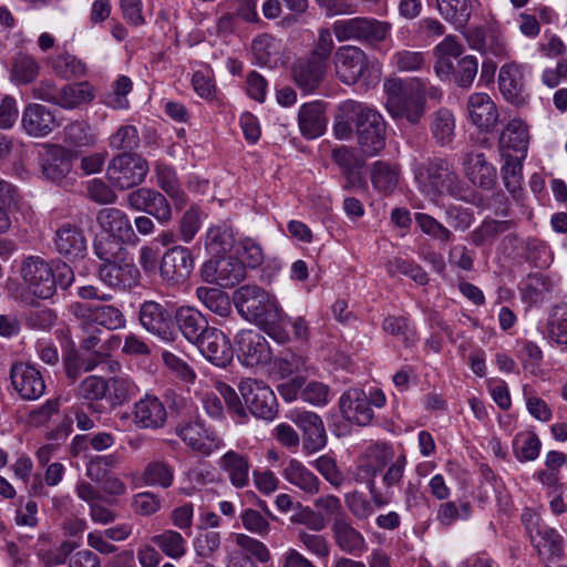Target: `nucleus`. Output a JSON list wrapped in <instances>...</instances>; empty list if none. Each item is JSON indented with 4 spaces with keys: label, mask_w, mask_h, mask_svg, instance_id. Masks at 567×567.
<instances>
[{
    "label": "nucleus",
    "mask_w": 567,
    "mask_h": 567,
    "mask_svg": "<svg viewBox=\"0 0 567 567\" xmlns=\"http://www.w3.org/2000/svg\"><path fill=\"white\" fill-rule=\"evenodd\" d=\"M514 226L513 220H497L485 218L475 229H473L467 239L475 247L492 246L494 240L509 230Z\"/></svg>",
    "instance_id": "nucleus-38"
},
{
    "label": "nucleus",
    "mask_w": 567,
    "mask_h": 567,
    "mask_svg": "<svg viewBox=\"0 0 567 567\" xmlns=\"http://www.w3.org/2000/svg\"><path fill=\"white\" fill-rule=\"evenodd\" d=\"M430 130L432 137L440 146L450 145L455 136V118L447 109H439L431 115Z\"/></svg>",
    "instance_id": "nucleus-41"
},
{
    "label": "nucleus",
    "mask_w": 567,
    "mask_h": 567,
    "mask_svg": "<svg viewBox=\"0 0 567 567\" xmlns=\"http://www.w3.org/2000/svg\"><path fill=\"white\" fill-rule=\"evenodd\" d=\"M471 122L481 131L491 133L495 130L499 114L496 104L486 93H474L467 102Z\"/></svg>",
    "instance_id": "nucleus-27"
},
{
    "label": "nucleus",
    "mask_w": 567,
    "mask_h": 567,
    "mask_svg": "<svg viewBox=\"0 0 567 567\" xmlns=\"http://www.w3.org/2000/svg\"><path fill=\"white\" fill-rule=\"evenodd\" d=\"M502 157L505 161L501 168L504 186L515 200H519L522 198V168L524 159Z\"/></svg>",
    "instance_id": "nucleus-47"
},
{
    "label": "nucleus",
    "mask_w": 567,
    "mask_h": 567,
    "mask_svg": "<svg viewBox=\"0 0 567 567\" xmlns=\"http://www.w3.org/2000/svg\"><path fill=\"white\" fill-rule=\"evenodd\" d=\"M107 393L105 399L112 406H118L127 402L133 393L134 384L122 377H113L105 380Z\"/></svg>",
    "instance_id": "nucleus-59"
},
{
    "label": "nucleus",
    "mask_w": 567,
    "mask_h": 567,
    "mask_svg": "<svg viewBox=\"0 0 567 567\" xmlns=\"http://www.w3.org/2000/svg\"><path fill=\"white\" fill-rule=\"evenodd\" d=\"M354 125L358 145L368 156L378 155L385 146L386 124L382 115L367 104L347 101L340 106Z\"/></svg>",
    "instance_id": "nucleus-2"
},
{
    "label": "nucleus",
    "mask_w": 567,
    "mask_h": 567,
    "mask_svg": "<svg viewBox=\"0 0 567 567\" xmlns=\"http://www.w3.org/2000/svg\"><path fill=\"white\" fill-rule=\"evenodd\" d=\"M540 537L536 548L539 554L546 553L548 558H558L564 554V539L555 528L543 526L537 530Z\"/></svg>",
    "instance_id": "nucleus-57"
},
{
    "label": "nucleus",
    "mask_w": 567,
    "mask_h": 567,
    "mask_svg": "<svg viewBox=\"0 0 567 567\" xmlns=\"http://www.w3.org/2000/svg\"><path fill=\"white\" fill-rule=\"evenodd\" d=\"M234 305L238 313L255 323L262 321L268 313L279 308L277 301L257 285L238 287L233 295Z\"/></svg>",
    "instance_id": "nucleus-8"
},
{
    "label": "nucleus",
    "mask_w": 567,
    "mask_h": 567,
    "mask_svg": "<svg viewBox=\"0 0 567 567\" xmlns=\"http://www.w3.org/2000/svg\"><path fill=\"white\" fill-rule=\"evenodd\" d=\"M10 379L14 390L23 400H37L44 393V379L34 365L24 362L12 364Z\"/></svg>",
    "instance_id": "nucleus-20"
},
{
    "label": "nucleus",
    "mask_w": 567,
    "mask_h": 567,
    "mask_svg": "<svg viewBox=\"0 0 567 567\" xmlns=\"http://www.w3.org/2000/svg\"><path fill=\"white\" fill-rule=\"evenodd\" d=\"M40 73V64L32 55L18 52L13 55L10 66L11 80L21 85L32 83Z\"/></svg>",
    "instance_id": "nucleus-42"
},
{
    "label": "nucleus",
    "mask_w": 567,
    "mask_h": 567,
    "mask_svg": "<svg viewBox=\"0 0 567 567\" xmlns=\"http://www.w3.org/2000/svg\"><path fill=\"white\" fill-rule=\"evenodd\" d=\"M235 241L234 230L226 224L212 226L205 235V248L215 257L230 251Z\"/></svg>",
    "instance_id": "nucleus-40"
},
{
    "label": "nucleus",
    "mask_w": 567,
    "mask_h": 567,
    "mask_svg": "<svg viewBox=\"0 0 567 567\" xmlns=\"http://www.w3.org/2000/svg\"><path fill=\"white\" fill-rule=\"evenodd\" d=\"M127 206L154 217L159 224L171 223L172 206L166 196L153 187H138L126 196Z\"/></svg>",
    "instance_id": "nucleus-14"
},
{
    "label": "nucleus",
    "mask_w": 567,
    "mask_h": 567,
    "mask_svg": "<svg viewBox=\"0 0 567 567\" xmlns=\"http://www.w3.org/2000/svg\"><path fill=\"white\" fill-rule=\"evenodd\" d=\"M421 190L431 198L443 194L464 200V188L457 174L444 158H434L419 165L414 172Z\"/></svg>",
    "instance_id": "nucleus-5"
},
{
    "label": "nucleus",
    "mask_w": 567,
    "mask_h": 567,
    "mask_svg": "<svg viewBox=\"0 0 567 567\" xmlns=\"http://www.w3.org/2000/svg\"><path fill=\"white\" fill-rule=\"evenodd\" d=\"M540 441L536 433H517L513 440V452L519 462L534 461L540 451Z\"/></svg>",
    "instance_id": "nucleus-52"
},
{
    "label": "nucleus",
    "mask_w": 567,
    "mask_h": 567,
    "mask_svg": "<svg viewBox=\"0 0 567 567\" xmlns=\"http://www.w3.org/2000/svg\"><path fill=\"white\" fill-rule=\"evenodd\" d=\"M50 65L56 76L65 80L83 76L86 73V65L66 51L53 56Z\"/></svg>",
    "instance_id": "nucleus-44"
},
{
    "label": "nucleus",
    "mask_w": 567,
    "mask_h": 567,
    "mask_svg": "<svg viewBox=\"0 0 567 567\" xmlns=\"http://www.w3.org/2000/svg\"><path fill=\"white\" fill-rule=\"evenodd\" d=\"M498 86L504 99L516 106L524 105L529 97L525 89L523 72L516 63H507L501 68Z\"/></svg>",
    "instance_id": "nucleus-28"
},
{
    "label": "nucleus",
    "mask_w": 567,
    "mask_h": 567,
    "mask_svg": "<svg viewBox=\"0 0 567 567\" xmlns=\"http://www.w3.org/2000/svg\"><path fill=\"white\" fill-rule=\"evenodd\" d=\"M528 144L527 124L520 118H513L506 124L499 136L498 148L501 156L525 159Z\"/></svg>",
    "instance_id": "nucleus-24"
},
{
    "label": "nucleus",
    "mask_w": 567,
    "mask_h": 567,
    "mask_svg": "<svg viewBox=\"0 0 567 567\" xmlns=\"http://www.w3.org/2000/svg\"><path fill=\"white\" fill-rule=\"evenodd\" d=\"M159 276L168 285H179L188 279L194 269L192 251L184 246L168 248L159 262Z\"/></svg>",
    "instance_id": "nucleus-17"
},
{
    "label": "nucleus",
    "mask_w": 567,
    "mask_h": 567,
    "mask_svg": "<svg viewBox=\"0 0 567 567\" xmlns=\"http://www.w3.org/2000/svg\"><path fill=\"white\" fill-rule=\"evenodd\" d=\"M196 296L207 309L220 317H227L231 311L228 295L218 288L199 287Z\"/></svg>",
    "instance_id": "nucleus-46"
},
{
    "label": "nucleus",
    "mask_w": 567,
    "mask_h": 567,
    "mask_svg": "<svg viewBox=\"0 0 567 567\" xmlns=\"http://www.w3.org/2000/svg\"><path fill=\"white\" fill-rule=\"evenodd\" d=\"M326 104L315 101L303 104L298 114V124L303 137L312 140L321 136L327 127Z\"/></svg>",
    "instance_id": "nucleus-33"
},
{
    "label": "nucleus",
    "mask_w": 567,
    "mask_h": 567,
    "mask_svg": "<svg viewBox=\"0 0 567 567\" xmlns=\"http://www.w3.org/2000/svg\"><path fill=\"white\" fill-rule=\"evenodd\" d=\"M59 92L58 105L66 110L76 109L94 99V89L87 81L65 84Z\"/></svg>",
    "instance_id": "nucleus-39"
},
{
    "label": "nucleus",
    "mask_w": 567,
    "mask_h": 567,
    "mask_svg": "<svg viewBox=\"0 0 567 567\" xmlns=\"http://www.w3.org/2000/svg\"><path fill=\"white\" fill-rule=\"evenodd\" d=\"M383 86L390 115L396 121L405 120L410 124H417L425 113V84L417 82V87L413 90L401 79L392 78L386 79Z\"/></svg>",
    "instance_id": "nucleus-4"
},
{
    "label": "nucleus",
    "mask_w": 567,
    "mask_h": 567,
    "mask_svg": "<svg viewBox=\"0 0 567 567\" xmlns=\"http://www.w3.org/2000/svg\"><path fill=\"white\" fill-rule=\"evenodd\" d=\"M25 327L34 331H50L56 323V312L48 307H35L23 312Z\"/></svg>",
    "instance_id": "nucleus-51"
},
{
    "label": "nucleus",
    "mask_w": 567,
    "mask_h": 567,
    "mask_svg": "<svg viewBox=\"0 0 567 567\" xmlns=\"http://www.w3.org/2000/svg\"><path fill=\"white\" fill-rule=\"evenodd\" d=\"M339 408L346 420L359 426L369 425L374 417L367 393L359 388L346 391L339 399Z\"/></svg>",
    "instance_id": "nucleus-25"
},
{
    "label": "nucleus",
    "mask_w": 567,
    "mask_h": 567,
    "mask_svg": "<svg viewBox=\"0 0 567 567\" xmlns=\"http://www.w3.org/2000/svg\"><path fill=\"white\" fill-rule=\"evenodd\" d=\"M124 241L102 231L94 239V252L104 262L123 260L128 257Z\"/></svg>",
    "instance_id": "nucleus-43"
},
{
    "label": "nucleus",
    "mask_w": 567,
    "mask_h": 567,
    "mask_svg": "<svg viewBox=\"0 0 567 567\" xmlns=\"http://www.w3.org/2000/svg\"><path fill=\"white\" fill-rule=\"evenodd\" d=\"M440 14L457 30L464 29L472 16L476 0H435Z\"/></svg>",
    "instance_id": "nucleus-37"
},
{
    "label": "nucleus",
    "mask_w": 567,
    "mask_h": 567,
    "mask_svg": "<svg viewBox=\"0 0 567 567\" xmlns=\"http://www.w3.org/2000/svg\"><path fill=\"white\" fill-rule=\"evenodd\" d=\"M174 321L182 334L190 342L196 344L203 334H206L209 327L206 317L195 308L181 307L175 311Z\"/></svg>",
    "instance_id": "nucleus-34"
},
{
    "label": "nucleus",
    "mask_w": 567,
    "mask_h": 567,
    "mask_svg": "<svg viewBox=\"0 0 567 567\" xmlns=\"http://www.w3.org/2000/svg\"><path fill=\"white\" fill-rule=\"evenodd\" d=\"M21 276L30 292L40 299L52 298L58 287L66 290L74 281L73 269L66 262H49L38 256H30L22 262Z\"/></svg>",
    "instance_id": "nucleus-1"
},
{
    "label": "nucleus",
    "mask_w": 567,
    "mask_h": 567,
    "mask_svg": "<svg viewBox=\"0 0 567 567\" xmlns=\"http://www.w3.org/2000/svg\"><path fill=\"white\" fill-rule=\"evenodd\" d=\"M334 48L329 29H320L318 39L307 56L297 59L291 66L295 84L306 93L313 92L322 83Z\"/></svg>",
    "instance_id": "nucleus-3"
},
{
    "label": "nucleus",
    "mask_w": 567,
    "mask_h": 567,
    "mask_svg": "<svg viewBox=\"0 0 567 567\" xmlns=\"http://www.w3.org/2000/svg\"><path fill=\"white\" fill-rule=\"evenodd\" d=\"M218 466L227 473L230 483L236 488L248 486L250 464L245 454L230 450L219 458Z\"/></svg>",
    "instance_id": "nucleus-35"
},
{
    "label": "nucleus",
    "mask_w": 567,
    "mask_h": 567,
    "mask_svg": "<svg viewBox=\"0 0 567 567\" xmlns=\"http://www.w3.org/2000/svg\"><path fill=\"white\" fill-rule=\"evenodd\" d=\"M282 474L290 484L306 494L316 495L320 492V480L298 460H290Z\"/></svg>",
    "instance_id": "nucleus-36"
},
{
    "label": "nucleus",
    "mask_w": 567,
    "mask_h": 567,
    "mask_svg": "<svg viewBox=\"0 0 567 567\" xmlns=\"http://www.w3.org/2000/svg\"><path fill=\"white\" fill-rule=\"evenodd\" d=\"M147 173L146 159L135 153H122L109 163L106 177L112 186L125 190L142 184Z\"/></svg>",
    "instance_id": "nucleus-7"
},
{
    "label": "nucleus",
    "mask_w": 567,
    "mask_h": 567,
    "mask_svg": "<svg viewBox=\"0 0 567 567\" xmlns=\"http://www.w3.org/2000/svg\"><path fill=\"white\" fill-rule=\"evenodd\" d=\"M195 346L216 367L226 368L233 361L234 350L230 340L217 328L208 330Z\"/></svg>",
    "instance_id": "nucleus-21"
},
{
    "label": "nucleus",
    "mask_w": 567,
    "mask_h": 567,
    "mask_svg": "<svg viewBox=\"0 0 567 567\" xmlns=\"http://www.w3.org/2000/svg\"><path fill=\"white\" fill-rule=\"evenodd\" d=\"M548 330L553 340L567 344V302H559L551 308Z\"/></svg>",
    "instance_id": "nucleus-58"
},
{
    "label": "nucleus",
    "mask_w": 567,
    "mask_h": 567,
    "mask_svg": "<svg viewBox=\"0 0 567 567\" xmlns=\"http://www.w3.org/2000/svg\"><path fill=\"white\" fill-rule=\"evenodd\" d=\"M238 359L246 367H265L270 363L272 353L267 339L255 330H241L235 337Z\"/></svg>",
    "instance_id": "nucleus-15"
},
{
    "label": "nucleus",
    "mask_w": 567,
    "mask_h": 567,
    "mask_svg": "<svg viewBox=\"0 0 567 567\" xmlns=\"http://www.w3.org/2000/svg\"><path fill=\"white\" fill-rule=\"evenodd\" d=\"M367 457L369 460L367 473L372 477L395 460L393 447L386 443H375L370 446L367 450Z\"/></svg>",
    "instance_id": "nucleus-53"
},
{
    "label": "nucleus",
    "mask_w": 567,
    "mask_h": 567,
    "mask_svg": "<svg viewBox=\"0 0 567 567\" xmlns=\"http://www.w3.org/2000/svg\"><path fill=\"white\" fill-rule=\"evenodd\" d=\"M55 250L69 261L81 259L86 254V238L81 228L63 224L55 231Z\"/></svg>",
    "instance_id": "nucleus-29"
},
{
    "label": "nucleus",
    "mask_w": 567,
    "mask_h": 567,
    "mask_svg": "<svg viewBox=\"0 0 567 567\" xmlns=\"http://www.w3.org/2000/svg\"><path fill=\"white\" fill-rule=\"evenodd\" d=\"M373 186L382 192H392L398 184V172L388 163L377 161L371 173Z\"/></svg>",
    "instance_id": "nucleus-62"
},
{
    "label": "nucleus",
    "mask_w": 567,
    "mask_h": 567,
    "mask_svg": "<svg viewBox=\"0 0 567 567\" xmlns=\"http://www.w3.org/2000/svg\"><path fill=\"white\" fill-rule=\"evenodd\" d=\"M176 434L189 449L205 456L210 455L225 445L215 429L207 426L200 419L178 425Z\"/></svg>",
    "instance_id": "nucleus-13"
},
{
    "label": "nucleus",
    "mask_w": 567,
    "mask_h": 567,
    "mask_svg": "<svg viewBox=\"0 0 567 567\" xmlns=\"http://www.w3.org/2000/svg\"><path fill=\"white\" fill-rule=\"evenodd\" d=\"M332 539L336 546L352 557H361L368 550V544L347 515H338L331 524Z\"/></svg>",
    "instance_id": "nucleus-19"
},
{
    "label": "nucleus",
    "mask_w": 567,
    "mask_h": 567,
    "mask_svg": "<svg viewBox=\"0 0 567 567\" xmlns=\"http://www.w3.org/2000/svg\"><path fill=\"white\" fill-rule=\"evenodd\" d=\"M107 389L105 379L96 375H89L80 382L76 395L90 402L100 401L105 399Z\"/></svg>",
    "instance_id": "nucleus-64"
},
{
    "label": "nucleus",
    "mask_w": 567,
    "mask_h": 567,
    "mask_svg": "<svg viewBox=\"0 0 567 567\" xmlns=\"http://www.w3.org/2000/svg\"><path fill=\"white\" fill-rule=\"evenodd\" d=\"M97 223L104 233L127 244H136L138 238L127 215L118 208H103L97 213Z\"/></svg>",
    "instance_id": "nucleus-32"
},
{
    "label": "nucleus",
    "mask_w": 567,
    "mask_h": 567,
    "mask_svg": "<svg viewBox=\"0 0 567 567\" xmlns=\"http://www.w3.org/2000/svg\"><path fill=\"white\" fill-rule=\"evenodd\" d=\"M167 421L165 404L153 394H145L133 406V423L141 430L162 429Z\"/></svg>",
    "instance_id": "nucleus-22"
},
{
    "label": "nucleus",
    "mask_w": 567,
    "mask_h": 567,
    "mask_svg": "<svg viewBox=\"0 0 567 567\" xmlns=\"http://www.w3.org/2000/svg\"><path fill=\"white\" fill-rule=\"evenodd\" d=\"M69 312L76 319L83 332H90L96 326L109 330H116L125 324L122 311L111 305L92 307L87 303L75 301L69 306Z\"/></svg>",
    "instance_id": "nucleus-9"
},
{
    "label": "nucleus",
    "mask_w": 567,
    "mask_h": 567,
    "mask_svg": "<svg viewBox=\"0 0 567 567\" xmlns=\"http://www.w3.org/2000/svg\"><path fill=\"white\" fill-rule=\"evenodd\" d=\"M42 156L41 168L45 178L60 183L72 169V161L75 154L59 144H47Z\"/></svg>",
    "instance_id": "nucleus-26"
},
{
    "label": "nucleus",
    "mask_w": 567,
    "mask_h": 567,
    "mask_svg": "<svg viewBox=\"0 0 567 567\" xmlns=\"http://www.w3.org/2000/svg\"><path fill=\"white\" fill-rule=\"evenodd\" d=\"M333 64L338 79L344 84L352 85L368 70L369 59L359 47L341 45L334 52Z\"/></svg>",
    "instance_id": "nucleus-16"
},
{
    "label": "nucleus",
    "mask_w": 567,
    "mask_h": 567,
    "mask_svg": "<svg viewBox=\"0 0 567 567\" xmlns=\"http://www.w3.org/2000/svg\"><path fill=\"white\" fill-rule=\"evenodd\" d=\"M174 316L175 312L167 302L161 303L154 300L144 301L138 310L141 326L164 341L175 339Z\"/></svg>",
    "instance_id": "nucleus-11"
},
{
    "label": "nucleus",
    "mask_w": 567,
    "mask_h": 567,
    "mask_svg": "<svg viewBox=\"0 0 567 567\" xmlns=\"http://www.w3.org/2000/svg\"><path fill=\"white\" fill-rule=\"evenodd\" d=\"M382 330L398 338L404 347H412L416 342V332L403 316H388L383 319Z\"/></svg>",
    "instance_id": "nucleus-50"
},
{
    "label": "nucleus",
    "mask_w": 567,
    "mask_h": 567,
    "mask_svg": "<svg viewBox=\"0 0 567 567\" xmlns=\"http://www.w3.org/2000/svg\"><path fill=\"white\" fill-rule=\"evenodd\" d=\"M414 219L423 234L439 240L441 244H447L454 237L447 227L429 214L416 213Z\"/></svg>",
    "instance_id": "nucleus-56"
},
{
    "label": "nucleus",
    "mask_w": 567,
    "mask_h": 567,
    "mask_svg": "<svg viewBox=\"0 0 567 567\" xmlns=\"http://www.w3.org/2000/svg\"><path fill=\"white\" fill-rule=\"evenodd\" d=\"M97 274L103 284L118 290H130L138 286L141 280L138 268L127 257L102 264Z\"/></svg>",
    "instance_id": "nucleus-18"
},
{
    "label": "nucleus",
    "mask_w": 567,
    "mask_h": 567,
    "mask_svg": "<svg viewBox=\"0 0 567 567\" xmlns=\"http://www.w3.org/2000/svg\"><path fill=\"white\" fill-rule=\"evenodd\" d=\"M462 164L473 185L483 189H492L495 186L497 181L496 168L486 161L483 153H465L462 156Z\"/></svg>",
    "instance_id": "nucleus-30"
},
{
    "label": "nucleus",
    "mask_w": 567,
    "mask_h": 567,
    "mask_svg": "<svg viewBox=\"0 0 567 567\" xmlns=\"http://www.w3.org/2000/svg\"><path fill=\"white\" fill-rule=\"evenodd\" d=\"M238 389L245 405L254 416L267 421L276 417L278 413L277 399L267 384L249 378L241 380Z\"/></svg>",
    "instance_id": "nucleus-10"
},
{
    "label": "nucleus",
    "mask_w": 567,
    "mask_h": 567,
    "mask_svg": "<svg viewBox=\"0 0 567 567\" xmlns=\"http://www.w3.org/2000/svg\"><path fill=\"white\" fill-rule=\"evenodd\" d=\"M143 480L148 485H158L167 488L173 484L174 470L164 461H153L145 467Z\"/></svg>",
    "instance_id": "nucleus-55"
},
{
    "label": "nucleus",
    "mask_w": 567,
    "mask_h": 567,
    "mask_svg": "<svg viewBox=\"0 0 567 567\" xmlns=\"http://www.w3.org/2000/svg\"><path fill=\"white\" fill-rule=\"evenodd\" d=\"M21 125L28 135L44 137L56 126V121L54 114L47 106L30 103L22 112Z\"/></svg>",
    "instance_id": "nucleus-31"
},
{
    "label": "nucleus",
    "mask_w": 567,
    "mask_h": 567,
    "mask_svg": "<svg viewBox=\"0 0 567 567\" xmlns=\"http://www.w3.org/2000/svg\"><path fill=\"white\" fill-rule=\"evenodd\" d=\"M216 390L224 399L227 410L235 421L237 423H245L248 414L235 389L225 382H217Z\"/></svg>",
    "instance_id": "nucleus-61"
},
{
    "label": "nucleus",
    "mask_w": 567,
    "mask_h": 567,
    "mask_svg": "<svg viewBox=\"0 0 567 567\" xmlns=\"http://www.w3.org/2000/svg\"><path fill=\"white\" fill-rule=\"evenodd\" d=\"M20 195L14 185L0 179V231L11 227L10 214L17 208Z\"/></svg>",
    "instance_id": "nucleus-48"
},
{
    "label": "nucleus",
    "mask_w": 567,
    "mask_h": 567,
    "mask_svg": "<svg viewBox=\"0 0 567 567\" xmlns=\"http://www.w3.org/2000/svg\"><path fill=\"white\" fill-rule=\"evenodd\" d=\"M140 145V135L134 125H123L110 137V146L124 153H132Z\"/></svg>",
    "instance_id": "nucleus-63"
},
{
    "label": "nucleus",
    "mask_w": 567,
    "mask_h": 567,
    "mask_svg": "<svg viewBox=\"0 0 567 567\" xmlns=\"http://www.w3.org/2000/svg\"><path fill=\"white\" fill-rule=\"evenodd\" d=\"M291 421L303 432V447L309 453L318 452L327 444V434L321 417L311 411L295 410Z\"/></svg>",
    "instance_id": "nucleus-23"
},
{
    "label": "nucleus",
    "mask_w": 567,
    "mask_h": 567,
    "mask_svg": "<svg viewBox=\"0 0 567 567\" xmlns=\"http://www.w3.org/2000/svg\"><path fill=\"white\" fill-rule=\"evenodd\" d=\"M152 543L169 558L179 559L186 553V540L176 530L167 529L152 537Z\"/></svg>",
    "instance_id": "nucleus-49"
},
{
    "label": "nucleus",
    "mask_w": 567,
    "mask_h": 567,
    "mask_svg": "<svg viewBox=\"0 0 567 567\" xmlns=\"http://www.w3.org/2000/svg\"><path fill=\"white\" fill-rule=\"evenodd\" d=\"M133 83L130 78L121 75L114 83L112 91L103 96L105 105L114 109L122 110L128 106L127 94L132 91Z\"/></svg>",
    "instance_id": "nucleus-60"
},
{
    "label": "nucleus",
    "mask_w": 567,
    "mask_h": 567,
    "mask_svg": "<svg viewBox=\"0 0 567 567\" xmlns=\"http://www.w3.org/2000/svg\"><path fill=\"white\" fill-rule=\"evenodd\" d=\"M390 30L389 22L365 17L337 20L332 24V32L339 42L358 41L368 45L384 41Z\"/></svg>",
    "instance_id": "nucleus-6"
},
{
    "label": "nucleus",
    "mask_w": 567,
    "mask_h": 567,
    "mask_svg": "<svg viewBox=\"0 0 567 567\" xmlns=\"http://www.w3.org/2000/svg\"><path fill=\"white\" fill-rule=\"evenodd\" d=\"M200 277L205 282L215 284L223 288H231L246 277V266L238 258L219 256L203 264Z\"/></svg>",
    "instance_id": "nucleus-12"
},
{
    "label": "nucleus",
    "mask_w": 567,
    "mask_h": 567,
    "mask_svg": "<svg viewBox=\"0 0 567 567\" xmlns=\"http://www.w3.org/2000/svg\"><path fill=\"white\" fill-rule=\"evenodd\" d=\"M251 52L261 66H271L279 58V43L270 34H261L252 40Z\"/></svg>",
    "instance_id": "nucleus-45"
},
{
    "label": "nucleus",
    "mask_w": 567,
    "mask_h": 567,
    "mask_svg": "<svg viewBox=\"0 0 567 567\" xmlns=\"http://www.w3.org/2000/svg\"><path fill=\"white\" fill-rule=\"evenodd\" d=\"M63 135L64 143L74 147L90 146L95 143V136L91 132V126L85 121L69 123L63 130Z\"/></svg>",
    "instance_id": "nucleus-54"
}]
</instances>
